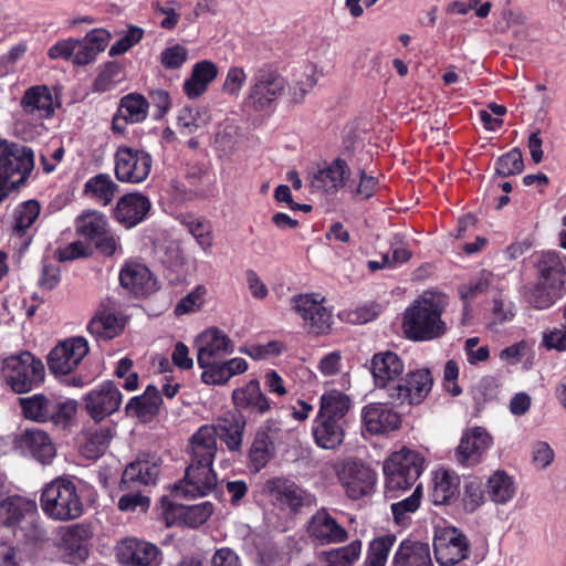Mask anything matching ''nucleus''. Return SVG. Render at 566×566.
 I'll list each match as a JSON object with an SVG mask.
<instances>
[{
    "instance_id": "35",
    "label": "nucleus",
    "mask_w": 566,
    "mask_h": 566,
    "mask_svg": "<svg viewBox=\"0 0 566 566\" xmlns=\"http://www.w3.org/2000/svg\"><path fill=\"white\" fill-rule=\"evenodd\" d=\"M313 434L318 447L326 450H333L339 447L344 441L345 423L335 420H326L316 417Z\"/></svg>"
},
{
    "instance_id": "41",
    "label": "nucleus",
    "mask_w": 566,
    "mask_h": 566,
    "mask_svg": "<svg viewBox=\"0 0 566 566\" xmlns=\"http://www.w3.org/2000/svg\"><path fill=\"white\" fill-rule=\"evenodd\" d=\"M114 437V428L111 424L90 429L82 451L86 458L95 459L102 455Z\"/></svg>"
},
{
    "instance_id": "62",
    "label": "nucleus",
    "mask_w": 566,
    "mask_h": 566,
    "mask_svg": "<svg viewBox=\"0 0 566 566\" xmlns=\"http://www.w3.org/2000/svg\"><path fill=\"white\" fill-rule=\"evenodd\" d=\"M177 125L181 134L190 135L205 125V119L196 108L184 107L179 111Z\"/></svg>"
},
{
    "instance_id": "20",
    "label": "nucleus",
    "mask_w": 566,
    "mask_h": 566,
    "mask_svg": "<svg viewBox=\"0 0 566 566\" xmlns=\"http://www.w3.org/2000/svg\"><path fill=\"white\" fill-rule=\"evenodd\" d=\"M306 532L318 545L343 543L348 537L347 531L324 507L308 520Z\"/></svg>"
},
{
    "instance_id": "42",
    "label": "nucleus",
    "mask_w": 566,
    "mask_h": 566,
    "mask_svg": "<svg viewBox=\"0 0 566 566\" xmlns=\"http://www.w3.org/2000/svg\"><path fill=\"white\" fill-rule=\"evenodd\" d=\"M186 180L189 185V198H203L211 193L213 179L202 165H191L187 168Z\"/></svg>"
},
{
    "instance_id": "9",
    "label": "nucleus",
    "mask_w": 566,
    "mask_h": 566,
    "mask_svg": "<svg viewBox=\"0 0 566 566\" xmlns=\"http://www.w3.org/2000/svg\"><path fill=\"white\" fill-rule=\"evenodd\" d=\"M151 155L133 146H118L114 155V171L116 179L126 184H142L151 170Z\"/></svg>"
},
{
    "instance_id": "2",
    "label": "nucleus",
    "mask_w": 566,
    "mask_h": 566,
    "mask_svg": "<svg viewBox=\"0 0 566 566\" xmlns=\"http://www.w3.org/2000/svg\"><path fill=\"white\" fill-rule=\"evenodd\" d=\"M218 432L213 426H201L190 438L187 447L189 464L185 478L175 485L176 499L206 496L217 486V475L212 470L218 450Z\"/></svg>"
},
{
    "instance_id": "53",
    "label": "nucleus",
    "mask_w": 566,
    "mask_h": 566,
    "mask_svg": "<svg viewBox=\"0 0 566 566\" xmlns=\"http://www.w3.org/2000/svg\"><path fill=\"white\" fill-rule=\"evenodd\" d=\"M493 273L483 270L476 277L459 287L460 296L464 302L471 301L478 295L486 293L489 289L493 285Z\"/></svg>"
},
{
    "instance_id": "64",
    "label": "nucleus",
    "mask_w": 566,
    "mask_h": 566,
    "mask_svg": "<svg viewBox=\"0 0 566 566\" xmlns=\"http://www.w3.org/2000/svg\"><path fill=\"white\" fill-rule=\"evenodd\" d=\"M144 35V31L137 27H129L126 33L118 39L109 49V55L116 56L127 52L133 45L137 44Z\"/></svg>"
},
{
    "instance_id": "58",
    "label": "nucleus",
    "mask_w": 566,
    "mask_h": 566,
    "mask_svg": "<svg viewBox=\"0 0 566 566\" xmlns=\"http://www.w3.org/2000/svg\"><path fill=\"white\" fill-rule=\"evenodd\" d=\"M123 78L122 65L117 62H108L96 77L94 88L97 92H106Z\"/></svg>"
},
{
    "instance_id": "16",
    "label": "nucleus",
    "mask_w": 566,
    "mask_h": 566,
    "mask_svg": "<svg viewBox=\"0 0 566 566\" xmlns=\"http://www.w3.org/2000/svg\"><path fill=\"white\" fill-rule=\"evenodd\" d=\"M122 400V392L113 381L101 384L84 397L85 409L96 422L116 412Z\"/></svg>"
},
{
    "instance_id": "34",
    "label": "nucleus",
    "mask_w": 566,
    "mask_h": 566,
    "mask_svg": "<svg viewBox=\"0 0 566 566\" xmlns=\"http://www.w3.org/2000/svg\"><path fill=\"white\" fill-rule=\"evenodd\" d=\"M350 407L352 401L346 394L332 389L322 395L316 417L345 423V417Z\"/></svg>"
},
{
    "instance_id": "10",
    "label": "nucleus",
    "mask_w": 566,
    "mask_h": 566,
    "mask_svg": "<svg viewBox=\"0 0 566 566\" xmlns=\"http://www.w3.org/2000/svg\"><path fill=\"white\" fill-rule=\"evenodd\" d=\"M324 297L300 294L292 298V307L301 316L304 327L313 334L326 333L332 325V313L324 305Z\"/></svg>"
},
{
    "instance_id": "30",
    "label": "nucleus",
    "mask_w": 566,
    "mask_h": 566,
    "mask_svg": "<svg viewBox=\"0 0 566 566\" xmlns=\"http://www.w3.org/2000/svg\"><path fill=\"white\" fill-rule=\"evenodd\" d=\"M161 396L159 390L149 385L144 394L129 399L125 406V412L128 417H136L142 421H150L159 410Z\"/></svg>"
},
{
    "instance_id": "7",
    "label": "nucleus",
    "mask_w": 566,
    "mask_h": 566,
    "mask_svg": "<svg viewBox=\"0 0 566 566\" xmlns=\"http://www.w3.org/2000/svg\"><path fill=\"white\" fill-rule=\"evenodd\" d=\"M2 375L15 394H27L43 382L45 369L40 359L29 352H22L2 360Z\"/></svg>"
},
{
    "instance_id": "27",
    "label": "nucleus",
    "mask_w": 566,
    "mask_h": 566,
    "mask_svg": "<svg viewBox=\"0 0 566 566\" xmlns=\"http://www.w3.org/2000/svg\"><path fill=\"white\" fill-rule=\"evenodd\" d=\"M390 566H434L429 544L409 538L401 541Z\"/></svg>"
},
{
    "instance_id": "37",
    "label": "nucleus",
    "mask_w": 566,
    "mask_h": 566,
    "mask_svg": "<svg viewBox=\"0 0 566 566\" xmlns=\"http://www.w3.org/2000/svg\"><path fill=\"white\" fill-rule=\"evenodd\" d=\"M117 191L118 185L108 174H98L84 185V195L102 206L109 205Z\"/></svg>"
},
{
    "instance_id": "56",
    "label": "nucleus",
    "mask_w": 566,
    "mask_h": 566,
    "mask_svg": "<svg viewBox=\"0 0 566 566\" xmlns=\"http://www.w3.org/2000/svg\"><path fill=\"white\" fill-rule=\"evenodd\" d=\"M13 532L15 537L28 544L43 542L46 538V532L39 523L36 515L27 518Z\"/></svg>"
},
{
    "instance_id": "5",
    "label": "nucleus",
    "mask_w": 566,
    "mask_h": 566,
    "mask_svg": "<svg viewBox=\"0 0 566 566\" xmlns=\"http://www.w3.org/2000/svg\"><path fill=\"white\" fill-rule=\"evenodd\" d=\"M40 506L49 518L59 522L76 520L84 512V505L74 482L65 478H56L44 485Z\"/></svg>"
},
{
    "instance_id": "26",
    "label": "nucleus",
    "mask_w": 566,
    "mask_h": 566,
    "mask_svg": "<svg viewBox=\"0 0 566 566\" xmlns=\"http://www.w3.org/2000/svg\"><path fill=\"white\" fill-rule=\"evenodd\" d=\"M20 107L25 115L38 118L51 117L55 111L51 90L46 85L31 86L24 92Z\"/></svg>"
},
{
    "instance_id": "48",
    "label": "nucleus",
    "mask_w": 566,
    "mask_h": 566,
    "mask_svg": "<svg viewBox=\"0 0 566 566\" xmlns=\"http://www.w3.org/2000/svg\"><path fill=\"white\" fill-rule=\"evenodd\" d=\"M361 552V542L356 539L350 544L321 554L325 566H349L358 559Z\"/></svg>"
},
{
    "instance_id": "47",
    "label": "nucleus",
    "mask_w": 566,
    "mask_h": 566,
    "mask_svg": "<svg viewBox=\"0 0 566 566\" xmlns=\"http://www.w3.org/2000/svg\"><path fill=\"white\" fill-rule=\"evenodd\" d=\"M458 476L448 471L437 472L433 479L431 493L432 502L436 505L447 504L458 493Z\"/></svg>"
},
{
    "instance_id": "29",
    "label": "nucleus",
    "mask_w": 566,
    "mask_h": 566,
    "mask_svg": "<svg viewBox=\"0 0 566 566\" xmlns=\"http://www.w3.org/2000/svg\"><path fill=\"white\" fill-rule=\"evenodd\" d=\"M38 509L34 501L20 495L7 496L0 503V516L3 518V525L15 528L27 518L36 515Z\"/></svg>"
},
{
    "instance_id": "43",
    "label": "nucleus",
    "mask_w": 566,
    "mask_h": 566,
    "mask_svg": "<svg viewBox=\"0 0 566 566\" xmlns=\"http://www.w3.org/2000/svg\"><path fill=\"white\" fill-rule=\"evenodd\" d=\"M318 77L317 66L312 63L306 64L300 76L293 81L292 85H287L291 102L293 104L303 102L307 93L317 84Z\"/></svg>"
},
{
    "instance_id": "57",
    "label": "nucleus",
    "mask_w": 566,
    "mask_h": 566,
    "mask_svg": "<svg viewBox=\"0 0 566 566\" xmlns=\"http://www.w3.org/2000/svg\"><path fill=\"white\" fill-rule=\"evenodd\" d=\"M213 505L210 502H203L197 505H180L179 514L184 516L185 522L191 527H198L203 524L212 514Z\"/></svg>"
},
{
    "instance_id": "24",
    "label": "nucleus",
    "mask_w": 566,
    "mask_h": 566,
    "mask_svg": "<svg viewBox=\"0 0 566 566\" xmlns=\"http://www.w3.org/2000/svg\"><path fill=\"white\" fill-rule=\"evenodd\" d=\"M348 172L346 161L337 158L329 166L308 174L310 187L313 192H336L345 185Z\"/></svg>"
},
{
    "instance_id": "11",
    "label": "nucleus",
    "mask_w": 566,
    "mask_h": 566,
    "mask_svg": "<svg viewBox=\"0 0 566 566\" xmlns=\"http://www.w3.org/2000/svg\"><path fill=\"white\" fill-rule=\"evenodd\" d=\"M434 555L440 566H453L469 555L467 536L455 527H443L433 538Z\"/></svg>"
},
{
    "instance_id": "33",
    "label": "nucleus",
    "mask_w": 566,
    "mask_h": 566,
    "mask_svg": "<svg viewBox=\"0 0 566 566\" xmlns=\"http://www.w3.org/2000/svg\"><path fill=\"white\" fill-rule=\"evenodd\" d=\"M217 75L218 67L213 62L209 60L197 62L192 66L191 76L184 83V92L189 98H197L207 91Z\"/></svg>"
},
{
    "instance_id": "23",
    "label": "nucleus",
    "mask_w": 566,
    "mask_h": 566,
    "mask_svg": "<svg viewBox=\"0 0 566 566\" xmlns=\"http://www.w3.org/2000/svg\"><path fill=\"white\" fill-rule=\"evenodd\" d=\"M151 208V202L140 192L123 196L114 209V219L126 229L143 222Z\"/></svg>"
},
{
    "instance_id": "15",
    "label": "nucleus",
    "mask_w": 566,
    "mask_h": 566,
    "mask_svg": "<svg viewBox=\"0 0 566 566\" xmlns=\"http://www.w3.org/2000/svg\"><path fill=\"white\" fill-rule=\"evenodd\" d=\"M197 361L200 368L221 360L234 350L233 342L222 331L212 327L202 332L195 340Z\"/></svg>"
},
{
    "instance_id": "18",
    "label": "nucleus",
    "mask_w": 566,
    "mask_h": 566,
    "mask_svg": "<svg viewBox=\"0 0 566 566\" xmlns=\"http://www.w3.org/2000/svg\"><path fill=\"white\" fill-rule=\"evenodd\" d=\"M386 402H370L361 409L363 426L370 434H388L400 428L401 417Z\"/></svg>"
},
{
    "instance_id": "12",
    "label": "nucleus",
    "mask_w": 566,
    "mask_h": 566,
    "mask_svg": "<svg viewBox=\"0 0 566 566\" xmlns=\"http://www.w3.org/2000/svg\"><path fill=\"white\" fill-rule=\"evenodd\" d=\"M337 478L348 497L353 500L370 494L376 483V473L358 461L344 462L337 470Z\"/></svg>"
},
{
    "instance_id": "36",
    "label": "nucleus",
    "mask_w": 566,
    "mask_h": 566,
    "mask_svg": "<svg viewBox=\"0 0 566 566\" xmlns=\"http://www.w3.org/2000/svg\"><path fill=\"white\" fill-rule=\"evenodd\" d=\"M124 324L119 317L111 312L97 313L87 324V332L96 340H108L123 331Z\"/></svg>"
},
{
    "instance_id": "51",
    "label": "nucleus",
    "mask_w": 566,
    "mask_h": 566,
    "mask_svg": "<svg viewBox=\"0 0 566 566\" xmlns=\"http://www.w3.org/2000/svg\"><path fill=\"white\" fill-rule=\"evenodd\" d=\"M396 536L388 534L373 539L369 544L365 566H385Z\"/></svg>"
},
{
    "instance_id": "49",
    "label": "nucleus",
    "mask_w": 566,
    "mask_h": 566,
    "mask_svg": "<svg viewBox=\"0 0 566 566\" xmlns=\"http://www.w3.org/2000/svg\"><path fill=\"white\" fill-rule=\"evenodd\" d=\"M149 103L140 94L130 93L122 97L117 112L128 117L130 124L140 123L147 117Z\"/></svg>"
},
{
    "instance_id": "3",
    "label": "nucleus",
    "mask_w": 566,
    "mask_h": 566,
    "mask_svg": "<svg viewBox=\"0 0 566 566\" xmlns=\"http://www.w3.org/2000/svg\"><path fill=\"white\" fill-rule=\"evenodd\" d=\"M447 305L448 300L444 294L423 292L403 313L402 329L407 338L427 342L443 336L448 326L441 315Z\"/></svg>"
},
{
    "instance_id": "54",
    "label": "nucleus",
    "mask_w": 566,
    "mask_h": 566,
    "mask_svg": "<svg viewBox=\"0 0 566 566\" xmlns=\"http://www.w3.org/2000/svg\"><path fill=\"white\" fill-rule=\"evenodd\" d=\"M92 536L91 526L87 524H73L62 530L61 541L69 549H81L82 543Z\"/></svg>"
},
{
    "instance_id": "32",
    "label": "nucleus",
    "mask_w": 566,
    "mask_h": 566,
    "mask_svg": "<svg viewBox=\"0 0 566 566\" xmlns=\"http://www.w3.org/2000/svg\"><path fill=\"white\" fill-rule=\"evenodd\" d=\"M218 437L227 444L230 451H239L242 444L245 419L237 412H227L218 419Z\"/></svg>"
},
{
    "instance_id": "63",
    "label": "nucleus",
    "mask_w": 566,
    "mask_h": 566,
    "mask_svg": "<svg viewBox=\"0 0 566 566\" xmlns=\"http://www.w3.org/2000/svg\"><path fill=\"white\" fill-rule=\"evenodd\" d=\"M248 77L243 67L231 66L226 75L222 92L231 97H238Z\"/></svg>"
},
{
    "instance_id": "50",
    "label": "nucleus",
    "mask_w": 566,
    "mask_h": 566,
    "mask_svg": "<svg viewBox=\"0 0 566 566\" xmlns=\"http://www.w3.org/2000/svg\"><path fill=\"white\" fill-rule=\"evenodd\" d=\"M40 211L41 206L39 201L34 199L27 200L18 205L13 213V231L19 235L24 234L25 231L30 229L38 220Z\"/></svg>"
},
{
    "instance_id": "1",
    "label": "nucleus",
    "mask_w": 566,
    "mask_h": 566,
    "mask_svg": "<svg viewBox=\"0 0 566 566\" xmlns=\"http://www.w3.org/2000/svg\"><path fill=\"white\" fill-rule=\"evenodd\" d=\"M370 365L375 389L391 406L419 405L432 389L433 379L429 369L405 374L403 360L391 350L376 353Z\"/></svg>"
},
{
    "instance_id": "22",
    "label": "nucleus",
    "mask_w": 566,
    "mask_h": 566,
    "mask_svg": "<svg viewBox=\"0 0 566 566\" xmlns=\"http://www.w3.org/2000/svg\"><path fill=\"white\" fill-rule=\"evenodd\" d=\"M264 490L281 505H285L292 511H297L312 502L311 494L301 489L294 481L283 476L269 479L264 484Z\"/></svg>"
},
{
    "instance_id": "21",
    "label": "nucleus",
    "mask_w": 566,
    "mask_h": 566,
    "mask_svg": "<svg viewBox=\"0 0 566 566\" xmlns=\"http://www.w3.org/2000/svg\"><path fill=\"white\" fill-rule=\"evenodd\" d=\"M492 444V438L485 429L475 427L463 433L455 450V459L465 467L476 465Z\"/></svg>"
},
{
    "instance_id": "4",
    "label": "nucleus",
    "mask_w": 566,
    "mask_h": 566,
    "mask_svg": "<svg viewBox=\"0 0 566 566\" xmlns=\"http://www.w3.org/2000/svg\"><path fill=\"white\" fill-rule=\"evenodd\" d=\"M287 90V80L272 63H262L251 70L242 111L250 115L270 111Z\"/></svg>"
},
{
    "instance_id": "6",
    "label": "nucleus",
    "mask_w": 566,
    "mask_h": 566,
    "mask_svg": "<svg viewBox=\"0 0 566 566\" xmlns=\"http://www.w3.org/2000/svg\"><path fill=\"white\" fill-rule=\"evenodd\" d=\"M422 469L423 458L418 452L402 448L391 453L382 465L386 496L397 497L399 492L410 489Z\"/></svg>"
},
{
    "instance_id": "59",
    "label": "nucleus",
    "mask_w": 566,
    "mask_h": 566,
    "mask_svg": "<svg viewBox=\"0 0 566 566\" xmlns=\"http://www.w3.org/2000/svg\"><path fill=\"white\" fill-rule=\"evenodd\" d=\"M189 51L181 44H174L164 49L159 62L165 70H178L188 60Z\"/></svg>"
},
{
    "instance_id": "19",
    "label": "nucleus",
    "mask_w": 566,
    "mask_h": 566,
    "mask_svg": "<svg viewBox=\"0 0 566 566\" xmlns=\"http://www.w3.org/2000/svg\"><path fill=\"white\" fill-rule=\"evenodd\" d=\"M160 556L155 544L138 538H125L117 545V558L127 566H158Z\"/></svg>"
},
{
    "instance_id": "61",
    "label": "nucleus",
    "mask_w": 566,
    "mask_h": 566,
    "mask_svg": "<svg viewBox=\"0 0 566 566\" xmlns=\"http://www.w3.org/2000/svg\"><path fill=\"white\" fill-rule=\"evenodd\" d=\"M421 495V485H417L410 496L391 504V512L397 523H401L408 514L418 510Z\"/></svg>"
},
{
    "instance_id": "44",
    "label": "nucleus",
    "mask_w": 566,
    "mask_h": 566,
    "mask_svg": "<svg viewBox=\"0 0 566 566\" xmlns=\"http://www.w3.org/2000/svg\"><path fill=\"white\" fill-rule=\"evenodd\" d=\"M564 291L565 287L563 286L539 280L536 286L530 292L527 301L536 310H546L563 296Z\"/></svg>"
},
{
    "instance_id": "40",
    "label": "nucleus",
    "mask_w": 566,
    "mask_h": 566,
    "mask_svg": "<svg viewBox=\"0 0 566 566\" xmlns=\"http://www.w3.org/2000/svg\"><path fill=\"white\" fill-rule=\"evenodd\" d=\"M539 280L563 286L565 283V266L555 251L544 252L538 261Z\"/></svg>"
},
{
    "instance_id": "14",
    "label": "nucleus",
    "mask_w": 566,
    "mask_h": 566,
    "mask_svg": "<svg viewBox=\"0 0 566 566\" xmlns=\"http://www.w3.org/2000/svg\"><path fill=\"white\" fill-rule=\"evenodd\" d=\"M88 350V344L84 337L67 338L50 352L49 368L53 374L67 375L78 366Z\"/></svg>"
},
{
    "instance_id": "52",
    "label": "nucleus",
    "mask_w": 566,
    "mask_h": 566,
    "mask_svg": "<svg viewBox=\"0 0 566 566\" xmlns=\"http://www.w3.org/2000/svg\"><path fill=\"white\" fill-rule=\"evenodd\" d=\"M77 411V403L74 400H62L53 397L52 406L48 412V422L56 427L65 428Z\"/></svg>"
},
{
    "instance_id": "28",
    "label": "nucleus",
    "mask_w": 566,
    "mask_h": 566,
    "mask_svg": "<svg viewBox=\"0 0 566 566\" xmlns=\"http://www.w3.org/2000/svg\"><path fill=\"white\" fill-rule=\"evenodd\" d=\"M120 285L136 296L156 290V280L150 271L140 263H127L119 273Z\"/></svg>"
},
{
    "instance_id": "45",
    "label": "nucleus",
    "mask_w": 566,
    "mask_h": 566,
    "mask_svg": "<svg viewBox=\"0 0 566 566\" xmlns=\"http://www.w3.org/2000/svg\"><path fill=\"white\" fill-rule=\"evenodd\" d=\"M181 224L195 238L197 244L207 253L213 244L212 226L209 221L195 216H182Z\"/></svg>"
},
{
    "instance_id": "55",
    "label": "nucleus",
    "mask_w": 566,
    "mask_h": 566,
    "mask_svg": "<svg viewBox=\"0 0 566 566\" xmlns=\"http://www.w3.org/2000/svg\"><path fill=\"white\" fill-rule=\"evenodd\" d=\"M523 168V156L518 148H513L509 153L502 155L495 163L496 174L502 177L521 174Z\"/></svg>"
},
{
    "instance_id": "17",
    "label": "nucleus",
    "mask_w": 566,
    "mask_h": 566,
    "mask_svg": "<svg viewBox=\"0 0 566 566\" xmlns=\"http://www.w3.org/2000/svg\"><path fill=\"white\" fill-rule=\"evenodd\" d=\"M15 447L23 453L30 454L42 464H49L56 455V447L50 434L36 427L21 431L15 440Z\"/></svg>"
},
{
    "instance_id": "60",
    "label": "nucleus",
    "mask_w": 566,
    "mask_h": 566,
    "mask_svg": "<svg viewBox=\"0 0 566 566\" xmlns=\"http://www.w3.org/2000/svg\"><path fill=\"white\" fill-rule=\"evenodd\" d=\"M206 294L207 290L205 286H196L189 294L178 302L174 310L175 314L180 316L199 311L205 303Z\"/></svg>"
},
{
    "instance_id": "8",
    "label": "nucleus",
    "mask_w": 566,
    "mask_h": 566,
    "mask_svg": "<svg viewBox=\"0 0 566 566\" xmlns=\"http://www.w3.org/2000/svg\"><path fill=\"white\" fill-rule=\"evenodd\" d=\"M34 168V154L30 147L0 139V202L8 196L9 180L19 175L11 185H21Z\"/></svg>"
},
{
    "instance_id": "39",
    "label": "nucleus",
    "mask_w": 566,
    "mask_h": 566,
    "mask_svg": "<svg viewBox=\"0 0 566 566\" xmlns=\"http://www.w3.org/2000/svg\"><path fill=\"white\" fill-rule=\"evenodd\" d=\"M108 222L106 217L96 210H88L80 214L75 220L77 234L91 241L106 234Z\"/></svg>"
},
{
    "instance_id": "38",
    "label": "nucleus",
    "mask_w": 566,
    "mask_h": 566,
    "mask_svg": "<svg viewBox=\"0 0 566 566\" xmlns=\"http://www.w3.org/2000/svg\"><path fill=\"white\" fill-rule=\"evenodd\" d=\"M488 494L495 504H506L516 494L514 479L505 471H495L488 480Z\"/></svg>"
},
{
    "instance_id": "46",
    "label": "nucleus",
    "mask_w": 566,
    "mask_h": 566,
    "mask_svg": "<svg viewBox=\"0 0 566 566\" xmlns=\"http://www.w3.org/2000/svg\"><path fill=\"white\" fill-rule=\"evenodd\" d=\"M53 397L36 394L31 397L20 398L19 405L27 419L35 422H48V412L52 406Z\"/></svg>"
},
{
    "instance_id": "25",
    "label": "nucleus",
    "mask_w": 566,
    "mask_h": 566,
    "mask_svg": "<svg viewBox=\"0 0 566 566\" xmlns=\"http://www.w3.org/2000/svg\"><path fill=\"white\" fill-rule=\"evenodd\" d=\"M160 473L159 463L155 459H138L129 463L123 472L120 489L129 490L142 485L155 484Z\"/></svg>"
},
{
    "instance_id": "31",
    "label": "nucleus",
    "mask_w": 566,
    "mask_h": 566,
    "mask_svg": "<svg viewBox=\"0 0 566 566\" xmlns=\"http://www.w3.org/2000/svg\"><path fill=\"white\" fill-rule=\"evenodd\" d=\"M232 400L238 409L250 412L263 415L271 408L270 401L262 392L258 380H250L245 386L235 389L232 394Z\"/></svg>"
},
{
    "instance_id": "13",
    "label": "nucleus",
    "mask_w": 566,
    "mask_h": 566,
    "mask_svg": "<svg viewBox=\"0 0 566 566\" xmlns=\"http://www.w3.org/2000/svg\"><path fill=\"white\" fill-rule=\"evenodd\" d=\"M286 431L276 420H266L259 428L249 451L251 464L255 471L263 469L275 453V443L284 439Z\"/></svg>"
}]
</instances>
